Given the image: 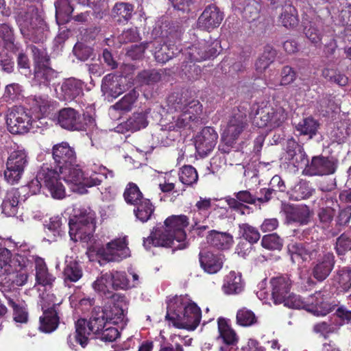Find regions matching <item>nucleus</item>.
<instances>
[{"label": "nucleus", "instance_id": "nucleus-1", "mask_svg": "<svg viewBox=\"0 0 351 351\" xmlns=\"http://www.w3.org/2000/svg\"><path fill=\"white\" fill-rule=\"evenodd\" d=\"M208 212L193 210L189 217L186 215H172L166 219L164 225H158L150 236L143 241L145 248L151 245L171 247L173 250L187 247L184 228L190 225L193 236L202 237L212 226Z\"/></svg>", "mask_w": 351, "mask_h": 351}, {"label": "nucleus", "instance_id": "nucleus-2", "mask_svg": "<svg viewBox=\"0 0 351 351\" xmlns=\"http://www.w3.org/2000/svg\"><path fill=\"white\" fill-rule=\"evenodd\" d=\"M53 159L62 176L63 180L70 189L79 194L87 193V188L99 185L103 177H114L112 171L103 165L94 164L90 171L84 173L75 165L74 149L68 143L56 144L52 148Z\"/></svg>", "mask_w": 351, "mask_h": 351}, {"label": "nucleus", "instance_id": "nucleus-3", "mask_svg": "<svg viewBox=\"0 0 351 351\" xmlns=\"http://www.w3.org/2000/svg\"><path fill=\"white\" fill-rule=\"evenodd\" d=\"M47 95L34 96L32 99L30 112L23 107L15 106L9 110L6 115V124L8 131L12 134H23L32 130L43 129L48 126L47 117L55 108Z\"/></svg>", "mask_w": 351, "mask_h": 351}, {"label": "nucleus", "instance_id": "nucleus-4", "mask_svg": "<svg viewBox=\"0 0 351 351\" xmlns=\"http://www.w3.org/2000/svg\"><path fill=\"white\" fill-rule=\"evenodd\" d=\"M173 31L169 22L166 21L165 22L163 21H157L152 32L154 40L141 45H132L128 50L127 55L132 59H139L143 56L145 49H151L157 62L162 64L167 62L180 52V49L177 47L174 49L173 45L171 46L170 43L164 46L161 45L162 43H165V38L174 37Z\"/></svg>", "mask_w": 351, "mask_h": 351}, {"label": "nucleus", "instance_id": "nucleus-5", "mask_svg": "<svg viewBox=\"0 0 351 351\" xmlns=\"http://www.w3.org/2000/svg\"><path fill=\"white\" fill-rule=\"evenodd\" d=\"M166 319L169 325L187 330H194L199 324V307L187 295L175 296L167 302Z\"/></svg>", "mask_w": 351, "mask_h": 351}, {"label": "nucleus", "instance_id": "nucleus-6", "mask_svg": "<svg viewBox=\"0 0 351 351\" xmlns=\"http://www.w3.org/2000/svg\"><path fill=\"white\" fill-rule=\"evenodd\" d=\"M167 103V111L177 113L172 117L173 127L193 129L203 123L202 105L198 100H189L178 93H173L168 97Z\"/></svg>", "mask_w": 351, "mask_h": 351}, {"label": "nucleus", "instance_id": "nucleus-7", "mask_svg": "<svg viewBox=\"0 0 351 351\" xmlns=\"http://www.w3.org/2000/svg\"><path fill=\"white\" fill-rule=\"evenodd\" d=\"M8 248V254L3 260L6 267L3 271H0V276H6L16 274L12 280L14 285L21 287L25 285L28 278V267H32V258L30 251L26 245H19L15 242L14 247Z\"/></svg>", "mask_w": 351, "mask_h": 351}, {"label": "nucleus", "instance_id": "nucleus-8", "mask_svg": "<svg viewBox=\"0 0 351 351\" xmlns=\"http://www.w3.org/2000/svg\"><path fill=\"white\" fill-rule=\"evenodd\" d=\"M251 115L254 125L267 130L280 127L287 119V114L282 106L266 101L254 104Z\"/></svg>", "mask_w": 351, "mask_h": 351}, {"label": "nucleus", "instance_id": "nucleus-9", "mask_svg": "<svg viewBox=\"0 0 351 351\" xmlns=\"http://www.w3.org/2000/svg\"><path fill=\"white\" fill-rule=\"evenodd\" d=\"M328 295L326 291H317L303 301L300 296L289 291L282 303L289 308H304L314 315L324 316L333 308L328 300Z\"/></svg>", "mask_w": 351, "mask_h": 351}, {"label": "nucleus", "instance_id": "nucleus-10", "mask_svg": "<svg viewBox=\"0 0 351 351\" xmlns=\"http://www.w3.org/2000/svg\"><path fill=\"white\" fill-rule=\"evenodd\" d=\"M16 20L25 38L34 43L43 42L47 38V25L36 10L30 8L27 12H21Z\"/></svg>", "mask_w": 351, "mask_h": 351}, {"label": "nucleus", "instance_id": "nucleus-11", "mask_svg": "<svg viewBox=\"0 0 351 351\" xmlns=\"http://www.w3.org/2000/svg\"><path fill=\"white\" fill-rule=\"evenodd\" d=\"M49 99L55 103V108L51 112L47 119L54 121L58 124L61 128L68 130H85L86 127H93L95 125V120L90 115L84 114L82 116L77 111L72 108H64L60 110L57 113H53V111L57 108V103Z\"/></svg>", "mask_w": 351, "mask_h": 351}, {"label": "nucleus", "instance_id": "nucleus-12", "mask_svg": "<svg viewBox=\"0 0 351 351\" xmlns=\"http://www.w3.org/2000/svg\"><path fill=\"white\" fill-rule=\"evenodd\" d=\"M108 323L103 308L97 306L93 308L88 320L79 319L75 323L76 335L74 337L80 346L84 348L88 342L90 335L100 334Z\"/></svg>", "mask_w": 351, "mask_h": 351}, {"label": "nucleus", "instance_id": "nucleus-13", "mask_svg": "<svg viewBox=\"0 0 351 351\" xmlns=\"http://www.w3.org/2000/svg\"><path fill=\"white\" fill-rule=\"evenodd\" d=\"M69 235L74 241L88 242L95 228V213L82 212L69 220Z\"/></svg>", "mask_w": 351, "mask_h": 351}, {"label": "nucleus", "instance_id": "nucleus-14", "mask_svg": "<svg viewBox=\"0 0 351 351\" xmlns=\"http://www.w3.org/2000/svg\"><path fill=\"white\" fill-rule=\"evenodd\" d=\"M43 304V315L40 317L39 329L46 333L54 331L59 324V317L56 306L61 303L53 293H43L40 295Z\"/></svg>", "mask_w": 351, "mask_h": 351}, {"label": "nucleus", "instance_id": "nucleus-15", "mask_svg": "<svg viewBox=\"0 0 351 351\" xmlns=\"http://www.w3.org/2000/svg\"><path fill=\"white\" fill-rule=\"evenodd\" d=\"M38 179L43 180V184L54 199H61L65 195V188L61 182L62 176L59 169L53 168L51 165L43 164L38 170Z\"/></svg>", "mask_w": 351, "mask_h": 351}, {"label": "nucleus", "instance_id": "nucleus-16", "mask_svg": "<svg viewBox=\"0 0 351 351\" xmlns=\"http://www.w3.org/2000/svg\"><path fill=\"white\" fill-rule=\"evenodd\" d=\"M103 310L105 311L108 324L117 325L121 330L127 325L128 302L124 295L114 294L109 304Z\"/></svg>", "mask_w": 351, "mask_h": 351}, {"label": "nucleus", "instance_id": "nucleus-17", "mask_svg": "<svg viewBox=\"0 0 351 351\" xmlns=\"http://www.w3.org/2000/svg\"><path fill=\"white\" fill-rule=\"evenodd\" d=\"M27 163V154L25 149H18L13 151L8 158L6 169L4 171L7 182L10 184L18 183Z\"/></svg>", "mask_w": 351, "mask_h": 351}, {"label": "nucleus", "instance_id": "nucleus-18", "mask_svg": "<svg viewBox=\"0 0 351 351\" xmlns=\"http://www.w3.org/2000/svg\"><path fill=\"white\" fill-rule=\"evenodd\" d=\"M88 252H95L108 261L119 262L130 256V250L125 237L112 240L105 247H89Z\"/></svg>", "mask_w": 351, "mask_h": 351}, {"label": "nucleus", "instance_id": "nucleus-19", "mask_svg": "<svg viewBox=\"0 0 351 351\" xmlns=\"http://www.w3.org/2000/svg\"><path fill=\"white\" fill-rule=\"evenodd\" d=\"M35 62L34 80L38 84L49 85L56 77V72L47 66L48 58L44 51L32 48Z\"/></svg>", "mask_w": 351, "mask_h": 351}, {"label": "nucleus", "instance_id": "nucleus-20", "mask_svg": "<svg viewBox=\"0 0 351 351\" xmlns=\"http://www.w3.org/2000/svg\"><path fill=\"white\" fill-rule=\"evenodd\" d=\"M246 125V116L240 112L234 113L230 118L222 130V141L226 145L231 146L238 138Z\"/></svg>", "mask_w": 351, "mask_h": 351}, {"label": "nucleus", "instance_id": "nucleus-21", "mask_svg": "<svg viewBox=\"0 0 351 351\" xmlns=\"http://www.w3.org/2000/svg\"><path fill=\"white\" fill-rule=\"evenodd\" d=\"M217 45V41L210 42L202 40L189 47L185 50L184 54L191 62L203 61L216 55Z\"/></svg>", "mask_w": 351, "mask_h": 351}, {"label": "nucleus", "instance_id": "nucleus-22", "mask_svg": "<svg viewBox=\"0 0 351 351\" xmlns=\"http://www.w3.org/2000/svg\"><path fill=\"white\" fill-rule=\"evenodd\" d=\"M337 163L332 158L324 156L313 157L309 165L304 169L303 172L308 176H326L333 174Z\"/></svg>", "mask_w": 351, "mask_h": 351}, {"label": "nucleus", "instance_id": "nucleus-23", "mask_svg": "<svg viewBox=\"0 0 351 351\" xmlns=\"http://www.w3.org/2000/svg\"><path fill=\"white\" fill-rule=\"evenodd\" d=\"M223 19V14L214 5L205 8L197 21V28L210 32L219 26Z\"/></svg>", "mask_w": 351, "mask_h": 351}, {"label": "nucleus", "instance_id": "nucleus-24", "mask_svg": "<svg viewBox=\"0 0 351 351\" xmlns=\"http://www.w3.org/2000/svg\"><path fill=\"white\" fill-rule=\"evenodd\" d=\"M81 80L71 77L64 80L55 87L56 97L62 101H72L83 93Z\"/></svg>", "mask_w": 351, "mask_h": 351}, {"label": "nucleus", "instance_id": "nucleus-25", "mask_svg": "<svg viewBox=\"0 0 351 351\" xmlns=\"http://www.w3.org/2000/svg\"><path fill=\"white\" fill-rule=\"evenodd\" d=\"M128 81L125 77L117 76L113 74L106 75L101 84V91L106 97L110 100L117 97L124 90L128 88L124 84Z\"/></svg>", "mask_w": 351, "mask_h": 351}, {"label": "nucleus", "instance_id": "nucleus-26", "mask_svg": "<svg viewBox=\"0 0 351 351\" xmlns=\"http://www.w3.org/2000/svg\"><path fill=\"white\" fill-rule=\"evenodd\" d=\"M217 133L210 127H206L195 137V146L198 154L204 157L215 147Z\"/></svg>", "mask_w": 351, "mask_h": 351}, {"label": "nucleus", "instance_id": "nucleus-27", "mask_svg": "<svg viewBox=\"0 0 351 351\" xmlns=\"http://www.w3.org/2000/svg\"><path fill=\"white\" fill-rule=\"evenodd\" d=\"M317 243L291 242L288 245L291 261L293 263H300L313 258L317 253Z\"/></svg>", "mask_w": 351, "mask_h": 351}, {"label": "nucleus", "instance_id": "nucleus-28", "mask_svg": "<svg viewBox=\"0 0 351 351\" xmlns=\"http://www.w3.org/2000/svg\"><path fill=\"white\" fill-rule=\"evenodd\" d=\"M281 213L289 223H306L310 215L309 208L305 205H294L285 202L281 204Z\"/></svg>", "mask_w": 351, "mask_h": 351}, {"label": "nucleus", "instance_id": "nucleus-29", "mask_svg": "<svg viewBox=\"0 0 351 351\" xmlns=\"http://www.w3.org/2000/svg\"><path fill=\"white\" fill-rule=\"evenodd\" d=\"M217 325L219 337L224 342V345L219 348V351H237L236 346L238 342V337L230 327L228 320L219 318Z\"/></svg>", "mask_w": 351, "mask_h": 351}, {"label": "nucleus", "instance_id": "nucleus-30", "mask_svg": "<svg viewBox=\"0 0 351 351\" xmlns=\"http://www.w3.org/2000/svg\"><path fill=\"white\" fill-rule=\"evenodd\" d=\"M335 265V256L332 253L327 252L319 255L313 263L312 274L318 281L324 280L330 274Z\"/></svg>", "mask_w": 351, "mask_h": 351}, {"label": "nucleus", "instance_id": "nucleus-31", "mask_svg": "<svg viewBox=\"0 0 351 351\" xmlns=\"http://www.w3.org/2000/svg\"><path fill=\"white\" fill-rule=\"evenodd\" d=\"M112 290H127L138 287L141 282L139 276L134 272H130L132 280L128 279L125 271L112 270L109 271Z\"/></svg>", "mask_w": 351, "mask_h": 351}, {"label": "nucleus", "instance_id": "nucleus-32", "mask_svg": "<svg viewBox=\"0 0 351 351\" xmlns=\"http://www.w3.org/2000/svg\"><path fill=\"white\" fill-rule=\"evenodd\" d=\"M270 283L272 288L271 296L274 302L276 304L282 303L291 290V280L287 276H280L272 278Z\"/></svg>", "mask_w": 351, "mask_h": 351}, {"label": "nucleus", "instance_id": "nucleus-33", "mask_svg": "<svg viewBox=\"0 0 351 351\" xmlns=\"http://www.w3.org/2000/svg\"><path fill=\"white\" fill-rule=\"evenodd\" d=\"M30 257L34 258H32V263H35L36 282L43 287H51L56 278L49 273L44 260L32 254L31 252Z\"/></svg>", "mask_w": 351, "mask_h": 351}, {"label": "nucleus", "instance_id": "nucleus-34", "mask_svg": "<svg viewBox=\"0 0 351 351\" xmlns=\"http://www.w3.org/2000/svg\"><path fill=\"white\" fill-rule=\"evenodd\" d=\"M244 282L239 272L231 271L223 280L222 290L226 295H237L243 291Z\"/></svg>", "mask_w": 351, "mask_h": 351}, {"label": "nucleus", "instance_id": "nucleus-35", "mask_svg": "<svg viewBox=\"0 0 351 351\" xmlns=\"http://www.w3.org/2000/svg\"><path fill=\"white\" fill-rule=\"evenodd\" d=\"M199 262L201 267L208 274H216L222 267L223 257L215 255L210 252L199 253Z\"/></svg>", "mask_w": 351, "mask_h": 351}, {"label": "nucleus", "instance_id": "nucleus-36", "mask_svg": "<svg viewBox=\"0 0 351 351\" xmlns=\"http://www.w3.org/2000/svg\"><path fill=\"white\" fill-rule=\"evenodd\" d=\"M20 193L12 189L6 193L1 204V212L7 217L15 216L19 210Z\"/></svg>", "mask_w": 351, "mask_h": 351}, {"label": "nucleus", "instance_id": "nucleus-37", "mask_svg": "<svg viewBox=\"0 0 351 351\" xmlns=\"http://www.w3.org/2000/svg\"><path fill=\"white\" fill-rule=\"evenodd\" d=\"M1 42L5 49L12 52L19 51L21 48V45L15 42L12 28L8 24L0 25V43Z\"/></svg>", "mask_w": 351, "mask_h": 351}, {"label": "nucleus", "instance_id": "nucleus-38", "mask_svg": "<svg viewBox=\"0 0 351 351\" xmlns=\"http://www.w3.org/2000/svg\"><path fill=\"white\" fill-rule=\"evenodd\" d=\"M206 239L210 245L221 250L229 248L233 242L232 237L230 234L215 230L210 231Z\"/></svg>", "mask_w": 351, "mask_h": 351}, {"label": "nucleus", "instance_id": "nucleus-39", "mask_svg": "<svg viewBox=\"0 0 351 351\" xmlns=\"http://www.w3.org/2000/svg\"><path fill=\"white\" fill-rule=\"evenodd\" d=\"M92 287L95 291L106 298H112L114 295L112 294L113 290L109 272L101 274L92 283Z\"/></svg>", "mask_w": 351, "mask_h": 351}, {"label": "nucleus", "instance_id": "nucleus-40", "mask_svg": "<svg viewBox=\"0 0 351 351\" xmlns=\"http://www.w3.org/2000/svg\"><path fill=\"white\" fill-rule=\"evenodd\" d=\"M234 195L236 198L228 197L225 202L235 210L240 209L243 203L253 204L256 201V196L247 190L235 193Z\"/></svg>", "mask_w": 351, "mask_h": 351}, {"label": "nucleus", "instance_id": "nucleus-41", "mask_svg": "<svg viewBox=\"0 0 351 351\" xmlns=\"http://www.w3.org/2000/svg\"><path fill=\"white\" fill-rule=\"evenodd\" d=\"M63 274L65 280L75 282L82 277V269L78 262L72 257H66Z\"/></svg>", "mask_w": 351, "mask_h": 351}, {"label": "nucleus", "instance_id": "nucleus-42", "mask_svg": "<svg viewBox=\"0 0 351 351\" xmlns=\"http://www.w3.org/2000/svg\"><path fill=\"white\" fill-rule=\"evenodd\" d=\"M138 97V92L135 90H132L110 108V113L112 114L113 111L116 110L123 112H128L131 110L136 101Z\"/></svg>", "mask_w": 351, "mask_h": 351}, {"label": "nucleus", "instance_id": "nucleus-43", "mask_svg": "<svg viewBox=\"0 0 351 351\" xmlns=\"http://www.w3.org/2000/svg\"><path fill=\"white\" fill-rule=\"evenodd\" d=\"M147 113V111L134 113L123 124L126 130L135 132L145 128L148 124Z\"/></svg>", "mask_w": 351, "mask_h": 351}, {"label": "nucleus", "instance_id": "nucleus-44", "mask_svg": "<svg viewBox=\"0 0 351 351\" xmlns=\"http://www.w3.org/2000/svg\"><path fill=\"white\" fill-rule=\"evenodd\" d=\"M8 304L13 309V317L16 323L26 324L28 321V313L25 304L12 298L8 299Z\"/></svg>", "mask_w": 351, "mask_h": 351}, {"label": "nucleus", "instance_id": "nucleus-45", "mask_svg": "<svg viewBox=\"0 0 351 351\" xmlns=\"http://www.w3.org/2000/svg\"><path fill=\"white\" fill-rule=\"evenodd\" d=\"M134 206V213L136 219L143 223L147 221L154 210V208L150 201L147 199H141Z\"/></svg>", "mask_w": 351, "mask_h": 351}, {"label": "nucleus", "instance_id": "nucleus-46", "mask_svg": "<svg viewBox=\"0 0 351 351\" xmlns=\"http://www.w3.org/2000/svg\"><path fill=\"white\" fill-rule=\"evenodd\" d=\"M276 55V51L272 47H265L263 53L255 62V69L258 73H263L274 61Z\"/></svg>", "mask_w": 351, "mask_h": 351}, {"label": "nucleus", "instance_id": "nucleus-47", "mask_svg": "<svg viewBox=\"0 0 351 351\" xmlns=\"http://www.w3.org/2000/svg\"><path fill=\"white\" fill-rule=\"evenodd\" d=\"M312 193L313 189L308 182L301 180L292 189L290 193V198L295 201H299L309 197L312 195Z\"/></svg>", "mask_w": 351, "mask_h": 351}, {"label": "nucleus", "instance_id": "nucleus-48", "mask_svg": "<svg viewBox=\"0 0 351 351\" xmlns=\"http://www.w3.org/2000/svg\"><path fill=\"white\" fill-rule=\"evenodd\" d=\"M280 22L286 27H291L298 23L296 9L290 4H286L282 8V13L280 16Z\"/></svg>", "mask_w": 351, "mask_h": 351}, {"label": "nucleus", "instance_id": "nucleus-49", "mask_svg": "<svg viewBox=\"0 0 351 351\" xmlns=\"http://www.w3.org/2000/svg\"><path fill=\"white\" fill-rule=\"evenodd\" d=\"M55 7L57 21L62 23L68 22L73 11L69 0H58L55 3Z\"/></svg>", "mask_w": 351, "mask_h": 351}, {"label": "nucleus", "instance_id": "nucleus-50", "mask_svg": "<svg viewBox=\"0 0 351 351\" xmlns=\"http://www.w3.org/2000/svg\"><path fill=\"white\" fill-rule=\"evenodd\" d=\"M318 122L312 117H307L300 121L295 126L300 134L309 135L312 137L318 129Z\"/></svg>", "mask_w": 351, "mask_h": 351}, {"label": "nucleus", "instance_id": "nucleus-51", "mask_svg": "<svg viewBox=\"0 0 351 351\" xmlns=\"http://www.w3.org/2000/svg\"><path fill=\"white\" fill-rule=\"evenodd\" d=\"M133 6L128 3H117L113 8L112 14L119 22H127L132 16Z\"/></svg>", "mask_w": 351, "mask_h": 351}, {"label": "nucleus", "instance_id": "nucleus-52", "mask_svg": "<svg viewBox=\"0 0 351 351\" xmlns=\"http://www.w3.org/2000/svg\"><path fill=\"white\" fill-rule=\"evenodd\" d=\"M179 179L183 184L191 186L197 182L198 180L197 172L191 165L184 166L180 171Z\"/></svg>", "mask_w": 351, "mask_h": 351}, {"label": "nucleus", "instance_id": "nucleus-53", "mask_svg": "<svg viewBox=\"0 0 351 351\" xmlns=\"http://www.w3.org/2000/svg\"><path fill=\"white\" fill-rule=\"evenodd\" d=\"M257 318L255 314L246 308L239 309L237 313V324L239 326L248 327L255 324Z\"/></svg>", "mask_w": 351, "mask_h": 351}, {"label": "nucleus", "instance_id": "nucleus-54", "mask_svg": "<svg viewBox=\"0 0 351 351\" xmlns=\"http://www.w3.org/2000/svg\"><path fill=\"white\" fill-rule=\"evenodd\" d=\"M124 198L127 203L133 205L138 203L141 199H145L138 187L134 183L128 184L124 192Z\"/></svg>", "mask_w": 351, "mask_h": 351}, {"label": "nucleus", "instance_id": "nucleus-55", "mask_svg": "<svg viewBox=\"0 0 351 351\" xmlns=\"http://www.w3.org/2000/svg\"><path fill=\"white\" fill-rule=\"evenodd\" d=\"M239 230L242 237L251 245L256 243L260 239L261 236L258 230L247 223L240 225Z\"/></svg>", "mask_w": 351, "mask_h": 351}, {"label": "nucleus", "instance_id": "nucleus-56", "mask_svg": "<svg viewBox=\"0 0 351 351\" xmlns=\"http://www.w3.org/2000/svg\"><path fill=\"white\" fill-rule=\"evenodd\" d=\"M337 280L340 287L346 292L351 291V268L343 267L338 271Z\"/></svg>", "mask_w": 351, "mask_h": 351}, {"label": "nucleus", "instance_id": "nucleus-57", "mask_svg": "<svg viewBox=\"0 0 351 351\" xmlns=\"http://www.w3.org/2000/svg\"><path fill=\"white\" fill-rule=\"evenodd\" d=\"M351 249V231L342 234L336 243V251L339 255L343 254Z\"/></svg>", "mask_w": 351, "mask_h": 351}, {"label": "nucleus", "instance_id": "nucleus-58", "mask_svg": "<svg viewBox=\"0 0 351 351\" xmlns=\"http://www.w3.org/2000/svg\"><path fill=\"white\" fill-rule=\"evenodd\" d=\"M262 246L268 250H280L282 246V239L276 234L265 235L261 241Z\"/></svg>", "mask_w": 351, "mask_h": 351}, {"label": "nucleus", "instance_id": "nucleus-59", "mask_svg": "<svg viewBox=\"0 0 351 351\" xmlns=\"http://www.w3.org/2000/svg\"><path fill=\"white\" fill-rule=\"evenodd\" d=\"M343 324V322L337 324L330 322H322L316 324L313 327V330L315 332L319 333L326 337L328 334L334 332L337 329L338 325H342Z\"/></svg>", "mask_w": 351, "mask_h": 351}, {"label": "nucleus", "instance_id": "nucleus-60", "mask_svg": "<svg viewBox=\"0 0 351 351\" xmlns=\"http://www.w3.org/2000/svg\"><path fill=\"white\" fill-rule=\"evenodd\" d=\"M110 324H107V326L105 327V329L101 330L100 334H97L99 335V338L103 341L106 342H112L117 339V338L119 336L121 330L119 326L112 327L108 326Z\"/></svg>", "mask_w": 351, "mask_h": 351}, {"label": "nucleus", "instance_id": "nucleus-61", "mask_svg": "<svg viewBox=\"0 0 351 351\" xmlns=\"http://www.w3.org/2000/svg\"><path fill=\"white\" fill-rule=\"evenodd\" d=\"M350 128H345L344 123H339L331 131L330 136L332 140L338 143H341L344 141L346 136L348 135Z\"/></svg>", "mask_w": 351, "mask_h": 351}, {"label": "nucleus", "instance_id": "nucleus-62", "mask_svg": "<svg viewBox=\"0 0 351 351\" xmlns=\"http://www.w3.org/2000/svg\"><path fill=\"white\" fill-rule=\"evenodd\" d=\"M160 75L157 71H143L137 76V80L141 84H151L159 81Z\"/></svg>", "mask_w": 351, "mask_h": 351}, {"label": "nucleus", "instance_id": "nucleus-63", "mask_svg": "<svg viewBox=\"0 0 351 351\" xmlns=\"http://www.w3.org/2000/svg\"><path fill=\"white\" fill-rule=\"evenodd\" d=\"M21 87L19 84L12 83L5 86L3 97L7 101H14L21 95Z\"/></svg>", "mask_w": 351, "mask_h": 351}, {"label": "nucleus", "instance_id": "nucleus-64", "mask_svg": "<svg viewBox=\"0 0 351 351\" xmlns=\"http://www.w3.org/2000/svg\"><path fill=\"white\" fill-rule=\"evenodd\" d=\"M304 33L306 38L315 46L320 45L322 34L315 24L311 23L308 27H306Z\"/></svg>", "mask_w": 351, "mask_h": 351}]
</instances>
